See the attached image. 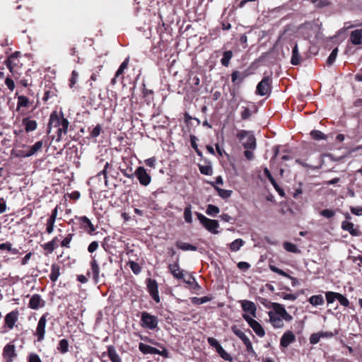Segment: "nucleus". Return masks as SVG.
Here are the masks:
<instances>
[{
    "label": "nucleus",
    "mask_w": 362,
    "mask_h": 362,
    "mask_svg": "<svg viewBox=\"0 0 362 362\" xmlns=\"http://www.w3.org/2000/svg\"><path fill=\"white\" fill-rule=\"evenodd\" d=\"M69 122L67 119L64 117L63 112L58 113L54 111L51 113L47 127V134H50L53 129H56V141H59L62 135H66L68 130Z\"/></svg>",
    "instance_id": "f257e3e1"
},
{
    "label": "nucleus",
    "mask_w": 362,
    "mask_h": 362,
    "mask_svg": "<svg viewBox=\"0 0 362 362\" xmlns=\"http://www.w3.org/2000/svg\"><path fill=\"white\" fill-rule=\"evenodd\" d=\"M238 139L242 141L245 149L254 150L256 148V139L253 134L246 130H241L237 135Z\"/></svg>",
    "instance_id": "f03ea898"
},
{
    "label": "nucleus",
    "mask_w": 362,
    "mask_h": 362,
    "mask_svg": "<svg viewBox=\"0 0 362 362\" xmlns=\"http://www.w3.org/2000/svg\"><path fill=\"white\" fill-rule=\"evenodd\" d=\"M195 214L197 216L198 220L206 230H208L209 231L211 232L214 234H217L218 233L216 229L218 228L219 225L218 222L216 220L208 218L199 212H196Z\"/></svg>",
    "instance_id": "7ed1b4c3"
},
{
    "label": "nucleus",
    "mask_w": 362,
    "mask_h": 362,
    "mask_svg": "<svg viewBox=\"0 0 362 362\" xmlns=\"http://www.w3.org/2000/svg\"><path fill=\"white\" fill-rule=\"evenodd\" d=\"M272 79L269 76H264L262 81L257 84L256 93L264 96L270 93L272 90Z\"/></svg>",
    "instance_id": "20e7f679"
},
{
    "label": "nucleus",
    "mask_w": 362,
    "mask_h": 362,
    "mask_svg": "<svg viewBox=\"0 0 362 362\" xmlns=\"http://www.w3.org/2000/svg\"><path fill=\"white\" fill-rule=\"evenodd\" d=\"M134 177H136L139 183L143 186H148L151 182V177L143 166H139L134 172Z\"/></svg>",
    "instance_id": "39448f33"
},
{
    "label": "nucleus",
    "mask_w": 362,
    "mask_h": 362,
    "mask_svg": "<svg viewBox=\"0 0 362 362\" xmlns=\"http://www.w3.org/2000/svg\"><path fill=\"white\" fill-rule=\"evenodd\" d=\"M2 356L6 362H13V359L17 356L15 345L11 344H6L4 347Z\"/></svg>",
    "instance_id": "423d86ee"
},
{
    "label": "nucleus",
    "mask_w": 362,
    "mask_h": 362,
    "mask_svg": "<svg viewBox=\"0 0 362 362\" xmlns=\"http://www.w3.org/2000/svg\"><path fill=\"white\" fill-rule=\"evenodd\" d=\"M341 228L345 231H348L352 236H362V232L359 230L358 226H355L351 222L347 221H342Z\"/></svg>",
    "instance_id": "0eeeda50"
},
{
    "label": "nucleus",
    "mask_w": 362,
    "mask_h": 362,
    "mask_svg": "<svg viewBox=\"0 0 362 362\" xmlns=\"http://www.w3.org/2000/svg\"><path fill=\"white\" fill-rule=\"evenodd\" d=\"M147 288L152 298L156 302H160V298L158 295V284L156 280L148 279H147Z\"/></svg>",
    "instance_id": "6e6552de"
},
{
    "label": "nucleus",
    "mask_w": 362,
    "mask_h": 362,
    "mask_svg": "<svg viewBox=\"0 0 362 362\" xmlns=\"http://www.w3.org/2000/svg\"><path fill=\"white\" fill-rule=\"evenodd\" d=\"M250 327L253 329V331L256 333L257 335H258L260 337H262L264 336L265 332L262 327V325L257 322L254 318H245Z\"/></svg>",
    "instance_id": "1a4fd4ad"
},
{
    "label": "nucleus",
    "mask_w": 362,
    "mask_h": 362,
    "mask_svg": "<svg viewBox=\"0 0 362 362\" xmlns=\"http://www.w3.org/2000/svg\"><path fill=\"white\" fill-rule=\"evenodd\" d=\"M168 268L170 271V273L175 278L177 279H184L185 271L180 269L178 264V259L177 260L176 262L173 264H170L168 265Z\"/></svg>",
    "instance_id": "9d476101"
},
{
    "label": "nucleus",
    "mask_w": 362,
    "mask_h": 362,
    "mask_svg": "<svg viewBox=\"0 0 362 362\" xmlns=\"http://www.w3.org/2000/svg\"><path fill=\"white\" fill-rule=\"evenodd\" d=\"M89 276H92L93 279L95 283H98L100 279V268L95 259L90 262V271L87 274Z\"/></svg>",
    "instance_id": "9b49d317"
},
{
    "label": "nucleus",
    "mask_w": 362,
    "mask_h": 362,
    "mask_svg": "<svg viewBox=\"0 0 362 362\" xmlns=\"http://www.w3.org/2000/svg\"><path fill=\"white\" fill-rule=\"evenodd\" d=\"M296 163L302 165L304 168L315 170V169H319L322 167V165L323 164V159L322 158V156H319L316 160L315 165L308 164V163H305V161H303V160L299 159V158L296 160Z\"/></svg>",
    "instance_id": "f8f14e48"
},
{
    "label": "nucleus",
    "mask_w": 362,
    "mask_h": 362,
    "mask_svg": "<svg viewBox=\"0 0 362 362\" xmlns=\"http://www.w3.org/2000/svg\"><path fill=\"white\" fill-rule=\"evenodd\" d=\"M78 220L81 228L86 230L88 233L91 234L95 230V226L88 217L81 216L78 218Z\"/></svg>",
    "instance_id": "ddd939ff"
},
{
    "label": "nucleus",
    "mask_w": 362,
    "mask_h": 362,
    "mask_svg": "<svg viewBox=\"0 0 362 362\" xmlns=\"http://www.w3.org/2000/svg\"><path fill=\"white\" fill-rule=\"evenodd\" d=\"M45 305V301L38 294H34L30 299L29 307L32 309L37 310Z\"/></svg>",
    "instance_id": "4468645a"
},
{
    "label": "nucleus",
    "mask_w": 362,
    "mask_h": 362,
    "mask_svg": "<svg viewBox=\"0 0 362 362\" xmlns=\"http://www.w3.org/2000/svg\"><path fill=\"white\" fill-rule=\"evenodd\" d=\"M45 327L46 318H40L35 333L36 336L37 337V340L39 341H42L45 338Z\"/></svg>",
    "instance_id": "2eb2a0df"
},
{
    "label": "nucleus",
    "mask_w": 362,
    "mask_h": 362,
    "mask_svg": "<svg viewBox=\"0 0 362 362\" xmlns=\"http://www.w3.org/2000/svg\"><path fill=\"white\" fill-rule=\"evenodd\" d=\"M57 214H58L57 207H55L52 210L51 216L47 219V224H46L47 225L46 231L49 234H51L54 230V223H55V221H56V218L57 216Z\"/></svg>",
    "instance_id": "dca6fc26"
},
{
    "label": "nucleus",
    "mask_w": 362,
    "mask_h": 362,
    "mask_svg": "<svg viewBox=\"0 0 362 362\" xmlns=\"http://www.w3.org/2000/svg\"><path fill=\"white\" fill-rule=\"evenodd\" d=\"M295 341V336L291 331L286 332L281 338L280 345L283 347H287L290 344Z\"/></svg>",
    "instance_id": "f3484780"
},
{
    "label": "nucleus",
    "mask_w": 362,
    "mask_h": 362,
    "mask_svg": "<svg viewBox=\"0 0 362 362\" xmlns=\"http://www.w3.org/2000/svg\"><path fill=\"white\" fill-rule=\"evenodd\" d=\"M43 142L42 141H37L35 144L28 147V150L23 155L24 157H30L35 155L42 148Z\"/></svg>",
    "instance_id": "a211bd4d"
},
{
    "label": "nucleus",
    "mask_w": 362,
    "mask_h": 362,
    "mask_svg": "<svg viewBox=\"0 0 362 362\" xmlns=\"http://www.w3.org/2000/svg\"><path fill=\"white\" fill-rule=\"evenodd\" d=\"M349 40L354 45L362 43V29H357L351 33Z\"/></svg>",
    "instance_id": "6ab92c4d"
},
{
    "label": "nucleus",
    "mask_w": 362,
    "mask_h": 362,
    "mask_svg": "<svg viewBox=\"0 0 362 362\" xmlns=\"http://www.w3.org/2000/svg\"><path fill=\"white\" fill-rule=\"evenodd\" d=\"M140 325L143 327L153 329L158 325L157 318H141Z\"/></svg>",
    "instance_id": "aec40b11"
},
{
    "label": "nucleus",
    "mask_w": 362,
    "mask_h": 362,
    "mask_svg": "<svg viewBox=\"0 0 362 362\" xmlns=\"http://www.w3.org/2000/svg\"><path fill=\"white\" fill-rule=\"evenodd\" d=\"M247 76L248 74L246 71L240 72L235 71L231 74V81L233 83L240 84Z\"/></svg>",
    "instance_id": "412c9836"
},
{
    "label": "nucleus",
    "mask_w": 362,
    "mask_h": 362,
    "mask_svg": "<svg viewBox=\"0 0 362 362\" xmlns=\"http://www.w3.org/2000/svg\"><path fill=\"white\" fill-rule=\"evenodd\" d=\"M241 305L243 310L245 313L255 315L257 308L256 305L253 302L250 300H243Z\"/></svg>",
    "instance_id": "4be33fe9"
},
{
    "label": "nucleus",
    "mask_w": 362,
    "mask_h": 362,
    "mask_svg": "<svg viewBox=\"0 0 362 362\" xmlns=\"http://www.w3.org/2000/svg\"><path fill=\"white\" fill-rule=\"evenodd\" d=\"M107 355L112 362H122V359L112 345L107 346Z\"/></svg>",
    "instance_id": "5701e85b"
},
{
    "label": "nucleus",
    "mask_w": 362,
    "mask_h": 362,
    "mask_svg": "<svg viewBox=\"0 0 362 362\" xmlns=\"http://www.w3.org/2000/svg\"><path fill=\"white\" fill-rule=\"evenodd\" d=\"M109 165H110V164L107 162L104 166L103 170H101L100 172H99L95 177L91 178V180L94 181L96 179H98L99 182L103 181V182H105V185H107V169L108 168Z\"/></svg>",
    "instance_id": "b1692460"
},
{
    "label": "nucleus",
    "mask_w": 362,
    "mask_h": 362,
    "mask_svg": "<svg viewBox=\"0 0 362 362\" xmlns=\"http://www.w3.org/2000/svg\"><path fill=\"white\" fill-rule=\"evenodd\" d=\"M17 54L18 52H16L15 54L11 55L6 61V66L8 69L10 70V71L12 73L15 71V66L19 62L18 59H17Z\"/></svg>",
    "instance_id": "393cba45"
},
{
    "label": "nucleus",
    "mask_w": 362,
    "mask_h": 362,
    "mask_svg": "<svg viewBox=\"0 0 362 362\" xmlns=\"http://www.w3.org/2000/svg\"><path fill=\"white\" fill-rule=\"evenodd\" d=\"M139 349L144 354H156V353H158V349L156 348L151 346L144 343L139 344Z\"/></svg>",
    "instance_id": "a878e982"
},
{
    "label": "nucleus",
    "mask_w": 362,
    "mask_h": 362,
    "mask_svg": "<svg viewBox=\"0 0 362 362\" xmlns=\"http://www.w3.org/2000/svg\"><path fill=\"white\" fill-rule=\"evenodd\" d=\"M23 124L25 126L26 132H33L37 128V122L35 120H32L28 118H24L23 119Z\"/></svg>",
    "instance_id": "bb28decb"
},
{
    "label": "nucleus",
    "mask_w": 362,
    "mask_h": 362,
    "mask_svg": "<svg viewBox=\"0 0 362 362\" xmlns=\"http://www.w3.org/2000/svg\"><path fill=\"white\" fill-rule=\"evenodd\" d=\"M301 57L298 52V45L296 44L292 50L291 63L293 65H298L300 63Z\"/></svg>",
    "instance_id": "cd10ccee"
},
{
    "label": "nucleus",
    "mask_w": 362,
    "mask_h": 362,
    "mask_svg": "<svg viewBox=\"0 0 362 362\" xmlns=\"http://www.w3.org/2000/svg\"><path fill=\"white\" fill-rule=\"evenodd\" d=\"M176 247L183 251H196L197 250L196 246L182 241H177Z\"/></svg>",
    "instance_id": "c85d7f7f"
},
{
    "label": "nucleus",
    "mask_w": 362,
    "mask_h": 362,
    "mask_svg": "<svg viewBox=\"0 0 362 362\" xmlns=\"http://www.w3.org/2000/svg\"><path fill=\"white\" fill-rule=\"evenodd\" d=\"M58 238H54L51 241L45 243L43 245V248L45 250L48 252L49 253H52L54 249L57 247Z\"/></svg>",
    "instance_id": "c756f323"
},
{
    "label": "nucleus",
    "mask_w": 362,
    "mask_h": 362,
    "mask_svg": "<svg viewBox=\"0 0 362 362\" xmlns=\"http://www.w3.org/2000/svg\"><path fill=\"white\" fill-rule=\"evenodd\" d=\"M264 174L267 177V179L269 180V182L272 184L274 187L279 192V194H284L283 190L279 189V186H278L276 180L272 175V174H271L270 171L268 170V168H264Z\"/></svg>",
    "instance_id": "7c9ffc66"
},
{
    "label": "nucleus",
    "mask_w": 362,
    "mask_h": 362,
    "mask_svg": "<svg viewBox=\"0 0 362 362\" xmlns=\"http://www.w3.org/2000/svg\"><path fill=\"white\" fill-rule=\"evenodd\" d=\"M233 52L232 51H230V50L225 51L223 53V57H222V59L221 60V64L223 66L228 67L229 64H230V59L233 57Z\"/></svg>",
    "instance_id": "2f4dec72"
},
{
    "label": "nucleus",
    "mask_w": 362,
    "mask_h": 362,
    "mask_svg": "<svg viewBox=\"0 0 362 362\" xmlns=\"http://www.w3.org/2000/svg\"><path fill=\"white\" fill-rule=\"evenodd\" d=\"M309 302L313 305L317 306L324 304L325 300L322 295H315L309 298Z\"/></svg>",
    "instance_id": "473e14b6"
},
{
    "label": "nucleus",
    "mask_w": 362,
    "mask_h": 362,
    "mask_svg": "<svg viewBox=\"0 0 362 362\" xmlns=\"http://www.w3.org/2000/svg\"><path fill=\"white\" fill-rule=\"evenodd\" d=\"M59 267L57 264H52L51 268V273L49 274V279L52 281L54 282L59 278Z\"/></svg>",
    "instance_id": "72a5a7b5"
},
{
    "label": "nucleus",
    "mask_w": 362,
    "mask_h": 362,
    "mask_svg": "<svg viewBox=\"0 0 362 362\" xmlns=\"http://www.w3.org/2000/svg\"><path fill=\"white\" fill-rule=\"evenodd\" d=\"M245 242L241 238H238L230 244V249L233 252L238 251L244 245Z\"/></svg>",
    "instance_id": "f704fd0d"
},
{
    "label": "nucleus",
    "mask_w": 362,
    "mask_h": 362,
    "mask_svg": "<svg viewBox=\"0 0 362 362\" xmlns=\"http://www.w3.org/2000/svg\"><path fill=\"white\" fill-rule=\"evenodd\" d=\"M283 247L287 252H293V253H300V250L297 247V246L295 244L289 243V242L284 243Z\"/></svg>",
    "instance_id": "c9c22d12"
},
{
    "label": "nucleus",
    "mask_w": 362,
    "mask_h": 362,
    "mask_svg": "<svg viewBox=\"0 0 362 362\" xmlns=\"http://www.w3.org/2000/svg\"><path fill=\"white\" fill-rule=\"evenodd\" d=\"M273 308L274 311L279 315V317H291L287 314L285 308L280 304L274 303Z\"/></svg>",
    "instance_id": "e433bc0d"
},
{
    "label": "nucleus",
    "mask_w": 362,
    "mask_h": 362,
    "mask_svg": "<svg viewBox=\"0 0 362 362\" xmlns=\"http://www.w3.org/2000/svg\"><path fill=\"white\" fill-rule=\"evenodd\" d=\"M57 349L61 354H65L69 351V342L66 339H62L59 341Z\"/></svg>",
    "instance_id": "4c0bfd02"
},
{
    "label": "nucleus",
    "mask_w": 362,
    "mask_h": 362,
    "mask_svg": "<svg viewBox=\"0 0 362 362\" xmlns=\"http://www.w3.org/2000/svg\"><path fill=\"white\" fill-rule=\"evenodd\" d=\"M232 330L233 332V333L238 336L242 341L243 343H245L246 341V340H249V338L245 334V333L240 329L238 328V327L236 326H233L232 327Z\"/></svg>",
    "instance_id": "58836bf2"
},
{
    "label": "nucleus",
    "mask_w": 362,
    "mask_h": 362,
    "mask_svg": "<svg viewBox=\"0 0 362 362\" xmlns=\"http://www.w3.org/2000/svg\"><path fill=\"white\" fill-rule=\"evenodd\" d=\"M184 218L185 222L187 223H191L192 222V206L190 204H188L185 209Z\"/></svg>",
    "instance_id": "ea45409f"
},
{
    "label": "nucleus",
    "mask_w": 362,
    "mask_h": 362,
    "mask_svg": "<svg viewBox=\"0 0 362 362\" xmlns=\"http://www.w3.org/2000/svg\"><path fill=\"white\" fill-rule=\"evenodd\" d=\"M17 318H5V326L1 331L2 333L7 332L6 328L11 329L14 327Z\"/></svg>",
    "instance_id": "a19ab883"
},
{
    "label": "nucleus",
    "mask_w": 362,
    "mask_h": 362,
    "mask_svg": "<svg viewBox=\"0 0 362 362\" xmlns=\"http://www.w3.org/2000/svg\"><path fill=\"white\" fill-rule=\"evenodd\" d=\"M29 103V100L27 97L24 95H19L18 97V103H17V110H19L22 107H27Z\"/></svg>",
    "instance_id": "79ce46f5"
},
{
    "label": "nucleus",
    "mask_w": 362,
    "mask_h": 362,
    "mask_svg": "<svg viewBox=\"0 0 362 362\" xmlns=\"http://www.w3.org/2000/svg\"><path fill=\"white\" fill-rule=\"evenodd\" d=\"M220 210L219 208L215 205L213 204H209L206 208V213L211 216H216Z\"/></svg>",
    "instance_id": "37998d69"
},
{
    "label": "nucleus",
    "mask_w": 362,
    "mask_h": 362,
    "mask_svg": "<svg viewBox=\"0 0 362 362\" xmlns=\"http://www.w3.org/2000/svg\"><path fill=\"white\" fill-rule=\"evenodd\" d=\"M128 264L129 265L130 269H132V272L134 274L138 275L141 273V267H140V265L138 263H136L134 261H129L128 262Z\"/></svg>",
    "instance_id": "c03bdc74"
},
{
    "label": "nucleus",
    "mask_w": 362,
    "mask_h": 362,
    "mask_svg": "<svg viewBox=\"0 0 362 362\" xmlns=\"http://www.w3.org/2000/svg\"><path fill=\"white\" fill-rule=\"evenodd\" d=\"M338 293L327 291L325 293L326 300L328 304L332 303L334 300H337Z\"/></svg>",
    "instance_id": "a18cd8bd"
},
{
    "label": "nucleus",
    "mask_w": 362,
    "mask_h": 362,
    "mask_svg": "<svg viewBox=\"0 0 362 362\" xmlns=\"http://www.w3.org/2000/svg\"><path fill=\"white\" fill-rule=\"evenodd\" d=\"M312 138L316 140H324L327 139V136L319 130H313L310 132Z\"/></svg>",
    "instance_id": "49530a36"
},
{
    "label": "nucleus",
    "mask_w": 362,
    "mask_h": 362,
    "mask_svg": "<svg viewBox=\"0 0 362 362\" xmlns=\"http://www.w3.org/2000/svg\"><path fill=\"white\" fill-rule=\"evenodd\" d=\"M216 351L223 359L227 361H231L233 360L231 356L227 353L222 346L219 347Z\"/></svg>",
    "instance_id": "de8ad7c7"
},
{
    "label": "nucleus",
    "mask_w": 362,
    "mask_h": 362,
    "mask_svg": "<svg viewBox=\"0 0 362 362\" xmlns=\"http://www.w3.org/2000/svg\"><path fill=\"white\" fill-rule=\"evenodd\" d=\"M215 189L218 192V195L223 199H227L231 196V194H232L231 190L223 189H221L219 187H215Z\"/></svg>",
    "instance_id": "09e8293b"
},
{
    "label": "nucleus",
    "mask_w": 362,
    "mask_h": 362,
    "mask_svg": "<svg viewBox=\"0 0 362 362\" xmlns=\"http://www.w3.org/2000/svg\"><path fill=\"white\" fill-rule=\"evenodd\" d=\"M244 344L246 346V351L247 352L252 356V357H256L257 356V354L256 352L255 351L253 347H252V343L250 341V340H246V341L244 343Z\"/></svg>",
    "instance_id": "8fccbe9b"
},
{
    "label": "nucleus",
    "mask_w": 362,
    "mask_h": 362,
    "mask_svg": "<svg viewBox=\"0 0 362 362\" xmlns=\"http://www.w3.org/2000/svg\"><path fill=\"white\" fill-rule=\"evenodd\" d=\"M74 234L69 233L61 243V246L66 248L70 247V243L72 240Z\"/></svg>",
    "instance_id": "3c124183"
},
{
    "label": "nucleus",
    "mask_w": 362,
    "mask_h": 362,
    "mask_svg": "<svg viewBox=\"0 0 362 362\" xmlns=\"http://www.w3.org/2000/svg\"><path fill=\"white\" fill-rule=\"evenodd\" d=\"M199 171L202 174L206 175H211L213 173V169L210 165H200Z\"/></svg>",
    "instance_id": "603ef678"
},
{
    "label": "nucleus",
    "mask_w": 362,
    "mask_h": 362,
    "mask_svg": "<svg viewBox=\"0 0 362 362\" xmlns=\"http://www.w3.org/2000/svg\"><path fill=\"white\" fill-rule=\"evenodd\" d=\"M338 52V49L335 48L334 49L332 52L330 53L329 56L327 58V63L328 65H332L334 61L336 60L337 55Z\"/></svg>",
    "instance_id": "864d4df0"
},
{
    "label": "nucleus",
    "mask_w": 362,
    "mask_h": 362,
    "mask_svg": "<svg viewBox=\"0 0 362 362\" xmlns=\"http://www.w3.org/2000/svg\"><path fill=\"white\" fill-rule=\"evenodd\" d=\"M283 318H269V321L275 327H281L283 326ZM285 320H291V318H284Z\"/></svg>",
    "instance_id": "5fc2aeb1"
},
{
    "label": "nucleus",
    "mask_w": 362,
    "mask_h": 362,
    "mask_svg": "<svg viewBox=\"0 0 362 362\" xmlns=\"http://www.w3.org/2000/svg\"><path fill=\"white\" fill-rule=\"evenodd\" d=\"M338 334L337 329H334L333 331L329 332H320V334L322 338H329Z\"/></svg>",
    "instance_id": "6e6d98bb"
},
{
    "label": "nucleus",
    "mask_w": 362,
    "mask_h": 362,
    "mask_svg": "<svg viewBox=\"0 0 362 362\" xmlns=\"http://www.w3.org/2000/svg\"><path fill=\"white\" fill-rule=\"evenodd\" d=\"M269 269L273 272H275L281 276H285V277H288V278H291V276L286 274L285 272H284L283 270L277 268L276 267H275L274 265H269Z\"/></svg>",
    "instance_id": "4d7b16f0"
},
{
    "label": "nucleus",
    "mask_w": 362,
    "mask_h": 362,
    "mask_svg": "<svg viewBox=\"0 0 362 362\" xmlns=\"http://www.w3.org/2000/svg\"><path fill=\"white\" fill-rule=\"evenodd\" d=\"M207 341L209 344V345L215 348L216 351L218 350V349H219V347L221 346L218 341L214 337H209L207 339Z\"/></svg>",
    "instance_id": "13d9d810"
},
{
    "label": "nucleus",
    "mask_w": 362,
    "mask_h": 362,
    "mask_svg": "<svg viewBox=\"0 0 362 362\" xmlns=\"http://www.w3.org/2000/svg\"><path fill=\"white\" fill-rule=\"evenodd\" d=\"M101 130H102V127L100 124H98L96 125L93 129L92 131L90 132V136L92 138H96L98 137L100 132H101Z\"/></svg>",
    "instance_id": "bf43d9fd"
},
{
    "label": "nucleus",
    "mask_w": 362,
    "mask_h": 362,
    "mask_svg": "<svg viewBox=\"0 0 362 362\" xmlns=\"http://www.w3.org/2000/svg\"><path fill=\"white\" fill-rule=\"evenodd\" d=\"M338 298H337V300L339 302V303L341 305H344L345 307H347L349 306V300L344 296H343L342 294L341 293H338Z\"/></svg>",
    "instance_id": "052dcab7"
},
{
    "label": "nucleus",
    "mask_w": 362,
    "mask_h": 362,
    "mask_svg": "<svg viewBox=\"0 0 362 362\" xmlns=\"http://www.w3.org/2000/svg\"><path fill=\"white\" fill-rule=\"evenodd\" d=\"M334 214L335 212L332 209H323L320 211V215L327 218L333 217Z\"/></svg>",
    "instance_id": "680f3d73"
},
{
    "label": "nucleus",
    "mask_w": 362,
    "mask_h": 362,
    "mask_svg": "<svg viewBox=\"0 0 362 362\" xmlns=\"http://www.w3.org/2000/svg\"><path fill=\"white\" fill-rule=\"evenodd\" d=\"M320 338H322V337L320 334V332L314 333V334H311V336L310 337V343L312 344H316L317 343L319 342Z\"/></svg>",
    "instance_id": "e2e57ef3"
},
{
    "label": "nucleus",
    "mask_w": 362,
    "mask_h": 362,
    "mask_svg": "<svg viewBox=\"0 0 362 362\" xmlns=\"http://www.w3.org/2000/svg\"><path fill=\"white\" fill-rule=\"evenodd\" d=\"M252 115L251 110L247 107H244L243 110L241 112V117L243 119H248Z\"/></svg>",
    "instance_id": "0e129e2a"
},
{
    "label": "nucleus",
    "mask_w": 362,
    "mask_h": 362,
    "mask_svg": "<svg viewBox=\"0 0 362 362\" xmlns=\"http://www.w3.org/2000/svg\"><path fill=\"white\" fill-rule=\"evenodd\" d=\"M78 73L74 70L71 73V78L70 79V87L72 88L76 83L78 79Z\"/></svg>",
    "instance_id": "69168bd1"
},
{
    "label": "nucleus",
    "mask_w": 362,
    "mask_h": 362,
    "mask_svg": "<svg viewBox=\"0 0 362 362\" xmlns=\"http://www.w3.org/2000/svg\"><path fill=\"white\" fill-rule=\"evenodd\" d=\"M28 362H42V361L37 354H31L28 356Z\"/></svg>",
    "instance_id": "338daca9"
},
{
    "label": "nucleus",
    "mask_w": 362,
    "mask_h": 362,
    "mask_svg": "<svg viewBox=\"0 0 362 362\" xmlns=\"http://www.w3.org/2000/svg\"><path fill=\"white\" fill-rule=\"evenodd\" d=\"M351 212L356 216H361L362 215V207L360 206H352L351 207Z\"/></svg>",
    "instance_id": "774afa93"
}]
</instances>
